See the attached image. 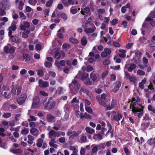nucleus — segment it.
<instances>
[{
  "mask_svg": "<svg viewBox=\"0 0 155 155\" xmlns=\"http://www.w3.org/2000/svg\"><path fill=\"white\" fill-rule=\"evenodd\" d=\"M130 108H132V111L134 114L137 112H140L138 115V117L140 118L143 115L142 111L143 107L141 105V100L140 97H132L131 99ZM131 102L130 100L129 101V103Z\"/></svg>",
  "mask_w": 155,
  "mask_h": 155,
  "instance_id": "obj_1",
  "label": "nucleus"
},
{
  "mask_svg": "<svg viewBox=\"0 0 155 155\" xmlns=\"http://www.w3.org/2000/svg\"><path fill=\"white\" fill-rule=\"evenodd\" d=\"M70 96H73L75 94L80 88V85L75 80H72V83L69 85Z\"/></svg>",
  "mask_w": 155,
  "mask_h": 155,
  "instance_id": "obj_2",
  "label": "nucleus"
},
{
  "mask_svg": "<svg viewBox=\"0 0 155 155\" xmlns=\"http://www.w3.org/2000/svg\"><path fill=\"white\" fill-rule=\"evenodd\" d=\"M43 103L45 105V108L47 109L50 110L53 108L54 106L55 103L52 98L49 97H44Z\"/></svg>",
  "mask_w": 155,
  "mask_h": 155,
  "instance_id": "obj_3",
  "label": "nucleus"
},
{
  "mask_svg": "<svg viewBox=\"0 0 155 155\" xmlns=\"http://www.w3.org/2000/svg\"><path fill=\"white\" fill-rule=\"evenodd\" d=\"M52 53L55 52L54 57L57 59H59L61 56L63 58L65 56V53L62 51H59L58 49H55L54 50H52Z\"/></svg>",
  "mask_w": 155,
  "mask_h": 155,
  "instance_id": "obj_4",
  "label": "nucleus"
},
{
  "mask_svg": "<svg viewBox=\"0 0 155 155\" xmlns=\"http://www.w3.org/2000/svg\"><path fill=\"white\" fill-rule=\"evenodd\" d=\"M15 48L13 46L9 48L8 46L6 45L4 48V51L5 53L7 54H13L15 52Z\"/></svg>",
  "mask_w": 155,
  "mask_h": 155,
  "instance_id": "obj_5",
  "label": "nucleus"
},
{
  "mask_svg": "<svg viewBox=\"0 0 155 155\" xmlns=\"http://www.w3.org/2000/svg\"><path fill=\"white\" fill-rule=\"evenodd\" d=\"M40 99L39 97H34L33 99L32 103V109L36 108L40 106Z\"/></svg>",
  "mask_w": 155,
  "mask_h": 155,
  "instance_id": "obj_6",
  "label": "nucleus"
},
{
  "mask_svg": "<svg viewBox=\"0 0 155 155\" xmlns=\"http://www.w3.org/2000/svg\"><path fill=\"white\" fill-rule=\"evenodd\" d=\"M7 6L5 4L3 5L0 2V15L3 16L5 13V11L2 9V6H4L5 9H8L10 7V4L9 2H7Z\"/></svg>",
  "mask_w": 155,
  "mask_h": 155,
  "instance_id": "obj_7",
  "label": "nucleus"
},
{
  "mask_svg": "<svg viewBox=\"0 0 155 155\" xmlns=\"http://www.w3.org/2000/svg\"><path fill=\"white\" fill-rule=\"evenodd\" d=\"M16 28V24L15 21H13L11 23V25L8 29V30L9 31L8 33V36H11L12 34V31H15Z\"/></svg>",
  "mask_w": 155,
  "mask_h": 155,
  "instance_id": "obj_8",
  "label": "nucleus"
},
{
  "mask_svg": "<svg viewBox=\"0 0 155 155\" xmlns=\"http://www.w3.org/2000/svg\"><path fill=\"white\" fill-rule=\"evenodd\" d=\"M55 66L59 70H61L62 67L65 65V61L64 60H61L59 62L56 61L54 63Z\"/></svg>",
  "mask_w": 155,
  "mask_h": 155,
  "instance_id": "obj_9",
  "label": "nucleus"
},
{
  "mask_svg": "<svg viewBox=\"0 0 155 155\" xmlns=\"http://www.w3.org/2000/svg\"><path fill=\"white\" fill-rule=\"evenodd\" d=\"M67 135L68 136H70L69 139L70 140L74 139L75 137H77L79 135V134L75 131H68Z\"/></svg>",
  "mask_w": 155,
  "mask_h": 155,
  "instance_id": "obj_10",
  "label": "nucleus"
},
{
  "mask_svg": "<svg viewBox=\"0 0 155 155\" xmlns=\"http://www.w3.org/2000/svg\"><path fill=\"white\" fill-rule=\"evenodd\" d=\"M30 27V24L29 23L26 21H24L23 22V24H21L20 25V29L22 31H25L26 28H28Z\"/></svg>",
  "mask_w": 155,
  "mask_h": 155,
  "instance_id": "obj_11",
  "label": "nucleus"
},
{
  "mask_svg": "<svg viewBox=\"0 0 155 155\" xmlns=\"http://www.w3.org/2000/svg\"><path fill=\"white\" fill-rule=\"evenodd\" d=\"M39 87H41L45 88L48 87L49 83L47 81H44L42 79H40L38 82Z\"/></svg>",
  "mask_w": 155,
  "mask_h": 155,
  "instance_id": "obj_12",
  "label": "nucleus"
},
{
  "mask_svg": "<svg viewBox=\"0 0 155 155\" xmlns=\"http://www.w3.org/2000/svg\"><path fill=\"white\" fill-rule=\"evenodd\" d=\"M153 84L150 82L149 85L148 86V89H144V91L145 92H147V94H148L150 92H153L155 91V89L153 87Z\"/></svg>",
  "mask_w": 155,
  "mask_h": 155,
  "instance_id": "obj_13",
  "label": "nucleus"
},
{
  "mask_svg": "<svg viewBox=\"0 0 155 155\" xmlns=\"http://www.w3.org/2000/svg\"><path fill=\"white\" fill-rule=\"evenodd\" d=\"M97 100L99 103L104 107H107V104L105 102H107L106 97H97Z\"/></svg>",
  "mask_w": 155,
  "mask_h": 155,
  "instance_id": "obj_14",
  "label": "nucleus"
},
{
  "mask_svg": "<svg viewBox=\"0 0 155 155\" xmlns=\"http://www.w3.org/2000/svg\"><path fill=\"white\" fill-rule=\"evenodd\" d=\"M121 86V83L119 81L116 82L114 84V88L112 89V91L114 92H116L119 89V87Z\"/></svg>",
  "mask_w": 155,
  "mask_h": 155,
  "instance_id": "obj_15",
  "label": "nucleus"
},
{
  "mask_svg": "<svg viewBox=\"0 0 155 155\" xmlns=\"http://www.w3.org/2000/svg\"><path fill=\"white\" fill-rule=\"evenodd\" d=\"M111 50L109 48H106L104 49V51L102 52L101 56L103 57H105L108 55H109L111 53Z\"/></svg>",
  "mask_w": 155,
  "mask_h": 155,
  "instance_id": "obj_16",
  "label": "nucleus"
},
{
  "mask_svg": "<svg viewBox=\"0 0 155 155\" xmlns=\"http://www.w3.org/2000/svg\"><path fill=\"white\" fill-rule=\"evenodd\" d=\"M10 37V39L11 41L16 43H19L21 41V39L19 38L16 36H9Z\"/></svg>",
  "mask_w": 155,
  "mask_h": 155,
  "instance_id": "obj_17",
  "label": "nucleus"
},
{
  "mask_svg": "<svg viewBox=\"0 0 155 155\" xmlns=\"http://www.w3.org/2000/svg\"><path fill=\"white\" fill-rule=\"evenodd\" d=\"M21 91V88L18 87L16 88H13L12 90V93L15 95H18L20 94Z\"/></svg>",
  "mask_w": 155,
  "mask_h": 155,
  "instance_id": "obj_18",
  "label": "nucleus"
},
{
  "mask_svg": "<svg viewBox=\"0 0 155 155\" xmlns=\"http://www.w3.org/2000/svg\"><path fill=\"white\" fill-rule=\"evenodd\" d=\"M93 138L95 140H101L103 138V135H102L100 133L94 134Z\"/></svg>",
  "mask_w": 155,
  "mask_h": 155,
  "instance_id": "obj_19",
  "label": "nucleus"
},
{
  "mask_svg": "<svg viewBox=\"0 0 155 155\" xmlns=\"http://www.w3.org/2000/svg\"><path fill=\"white\" fill-rule=\"evenodd\" d=\"M64 28L61 27L58 31L57 35L60 39H62L63 38V35L62 33L64 32Z\"/></svg>",
  "mask_w": 155,
  "mask_h": 155,
  "instance_id": "obj_20",
  "label": "nucleus"
},
{
  "mask_svg": "<svg viewBox=\"0 0 155 155\" xmlns=\"http://www.w3.org/2000/svg\"><path fill=\"white\" fill-rule=\"evenodd\" d=\"M105 12V10L104 9H99L97 10V12L99 18L101 20H103V17L102 15Z\"/></svg>",
  "mask_w": 155,
  "mask_h": 155,
  "instance_id": "obj_21",
  "label": "nucleus"
},
{
  "mask_svg": "<svg viewBox=\"0 0 155 155\" xmlns=\"http://www.w3.org/2000/svg\"><path fill=\"white\" fill-rule=\"evenodd\" d=\"M46 118L49 122L51 123L55 122V117L50 114L47 115L46 116Z\"/></svg>",
  "mask_w": 155,
  "mask_h": 155,
  "instance_id": "obj_22",
  "label": "nucleus"
},
{
  "mask_svg": "<svg viewBox=\"0 0 155 155\" xmlns=\"http://www.w3.org/2000/svg\"><path fill=\"white\" fill-rule=\"evenodd\" d=\"M91 79L94 81L97 82V78L95 73L94 72H92L90 75Z\"/></svg>",
  "mask_w": 155,
  "mask_h": 155,
  "instance_id": "obj_23",
  "label": "nucleus"
},
{
  "mask_svg": "<svg viewBox=\"0 0 155 155\" xmlns=\"http://www.w3.org/2000/svg\"><path fill=\"white\" fill-rule=\"evenodd\" d=\"M122 117V115L120 114H118L117 115H114L113 116V119L114 120L116 121H119Z\"/></svg>",
  "mask_w": 155,
  "mask_h": 155,
  "instance_id": "obj_24",
  "label": "nucleus"
},
{
  "mask_svg": "<svg viewBox=\"0 0 155 155\" xmlns=\"http://www.w3.org/2000/svg\"><path fill=\"white\" fill-rule=\"evenodd\" d=\"M81 13L83 15H85V14L90 15V9L88 8H85L83 10L82 8Z\"/></svg>",
  "mask_w": 155,
  "mask_h": 155,
  "instance_id": "obj_25",
  "label": "nucleus"
},
{
  "mask_svg": "<svg viewBox=\"0 0 155 155\" xmlns=\"http://www.w3.org/2000/svg\"><path fill=\"white\" fill-rule=\"evenodd\" d=\"M147 79H144L142 80L139 83V86L140 88L143 89L144 88V85L146 82Z\"/></svg>",
  "mask_w": 155,
  "mask_h": 155,
  "instance_id": "obj_26",
  "label": "nucleus"
},
{
  "mask_svg": "<svg viewBox=\"0 0 155 155\" xmlns=\"http://www.w3.org/2000/svg\"><path fill=\"white\" fill-rule=\"evenodd\" d=\"M26 97H18L17 99V102L18 104L20 105H21L24 103Z\"/></svg>",
  "mask_w": 155,
  "mask_h": 155,
  "instance_id": "obj_27",
  "label": "nucleus"
},
{
  "mask_svg": "<svg viewBox=\"0 0 155 155\" xmlns=\"http://www.w3.org/2000/svg\"><path fill=\"white\" fill-rule=\"evenodd\" d=\"M28 143L31 145L33 143V141L34 140V137L32 136L29 135L28 136Z\"/></svg>",
  "mask_w": 155,
  "mask_h": 155,
  "instance_id": "obj_28",
  "label": "nucleus"
},
{
  "mask_svg": "<svg viewBox=\"0 0 155 155\" xmlns=\"http://www.w3.org/2000/svg\"><path fill=\"white\" fill-rule=\"evenodd\" d=\"M130 5L129 3H128L124 6H123L121 8V12L123 13H124L127 11V9L130 7Z\"/></svg>",
  "mask_w": 155,
  "mask_h": 155,
  "instance_id": "obj_29",
  "label": "nucleus"
},
{
  "mask_svg": "<svg viewBox=\"0 0 155 155\" xmlns=\"http://www.w3.org/2000/svg\"><path fill=\"white\" fill-rule=\"evenodd\" d=\"M85 130L87 133L90 134H93L95 132V130L94 129L89 127H86Z\"/></svg>",
  "mask_w": 155,
  "mask_h": 155,
  "instance_id": "obj_30",
  "label": "nucleus"
},
{
  "mask_svg": "<svg viewBox=\"0 0 155 155\" xmlns=\"http://www.w3.org/2000/svg\"><path fill=\"white\" fill-rule=\"evenodd\" d=\"M145 21H150L151 25L153 27H155V21H154L152 18L147 17L146 18Z\"/></svg>",
  "mask_w": 155,
  "mask_h": 155,
  "instance_id": "obj_31",
  "label": "nucleus"
},
{
  "mask_svg": "<svg viewBox=\"0 0 155 155\" xmlns=\"http://www.w3.org/2000/svg\"><path fill=\"white\" fill-rule=\"evenodd\" d=\"M55 134V132L53 130H51L50 131L48 134L49 138H52L53 137H54Z\"/></svg>",
  "mask_w": 155,
  "mask_h": 155,
  "instance_id": "obj_32",
  "label": "nucleus"
},
{
  "mask_svg": "<svg viewBox=\"0 0 155 155\" xmlns=\"http://www.w3.org/2000/svg\"><path fill=\"white\" fill-rule=\"evenodd\" d=\"M30 33V31L29 30L26 31L25 32H23L22 33V37L24 38H27L28 37V35Z\"/></svg>",
  "mask_w": 155,
  "mask_h": 155,
  "instance_id": "obj_33",
  "label": "nucleus"
},
{
  "mask_svg": "<svg viewBox=\"0 0 155 155\" xmlns=\"http://www.w3.org/2000/svg\"><path fill=\"white\" fill-rule=\"evenodd\" d=\"M136 67L137 65L135 64H132L128 68V70L129 72H132L133 70L136 68Z\"/></svg>",
  "mask_w": 155,
  "mask_h": 155,
  "instance_id": "obj_34",
  "label": "nucleus"
},
{
  "mask_svg": "<svg viewBox=\"0 0 155 155\" xmlns=\"http://www.w3.org/2000/svg\"><path fill=\"white\" fill-rule=\"evenodd\" d=\"M69 41L71 43L75 44H77L79 42L78 41L77 39L74 38H70Z\"/></svg>",
  "mask_w": 155,
  "mask_h": 155,
  "instance_id": "obj_35",
  "label": "nucleus"
},
{
  "mask_svg": "<svg viewBox=\"0 0 155 155\" xmlns=\"http://www.w3.org/2000/svg\"><path fill=\"white\" fill-rule=\"evenodd\" d=\"M43 141V140L41 138H39L37 142L36 143L37 146L38 147H40L42 145V143Z\"/></svg>",
  "mask_w": 155,
  "mask_h": 155,
  "instance_id": "obj_36",
  "label": "nucleus"
},
{
  "mask_svg": "<svg viewBox=\"0 0 155 155\" xmlns=\"http://www.w3.org/2000/svg\"><path fill=\"white\" fill-rule=\"evenodd\" d=\"M81 42L82 45L85 46L87 44V42L86 38L83 37L81 40Z\"/></svg>",
  "mask_w": 155,
  "mask_h": 155,
  "instance_id": "obj_37",
  "label": "nucleus"
},
{
  "mask_svg": "<svg viewBox=\"0 0 155 155\" xmlns=\"http://www.w3.org/2000/svg\"><path fill=\"white\" fill-rule=\"evenodd\" d=\"M143 61L144 64V66L143 67L140 66V67L141 68H142L146 66V65L148 63V60L146 57H143Z\"/></svg>",
  "mask_w": 155,
  "mask_h": 155,
  "instance_id": "obj_38",
  "label": "nucleus"
},
{
  "mask_svg": "<svg viewBox=\"0 0 155 155\" xmlns=\"http://www.w3.org/2000/svg\"><path fill=\"white\" fill-rule=\"evenodd\" d=\"M91 147H93L92 149V152L94 153H96L98 150V147L97 146L94 145L92 144L91 146Z\"/></svg>",
  "mask_w": 155,
  "mask_h": 155,
  "instance_id": "obj_39",
  "label": "nucleus"
},
{
  "mask_svg": "<svg viewBox=\"0 0 155 155\" xmlns=\"http://www.w3.org/2000/svg\"><path fill=\"white\" fill-rule=\"evenodd\" d=\"M81 118H82L84 117L86 119H91V117L89 114H87L86 113H84V114L83 116H81Z\"/></svg>",
  "mask_w": 155,
  "mask_h": 155,
  "instance_id": "obj_40",
  "label": "nucleus"
},
{
  "mask_svg": "<svg viewBox=\"0 0 155 155\" xmlns=\"http://www.w3.org/2000/svg\"><path fill=\"white\" fill-rule=\"evenodd\" d=\"M69 118V115L67 112H65L64 117L62 118L63 121H66Z\"/></svg>",
  "mask_w": 155,
  "mask_h": 155,
  "instance_id": "obj_41",
  "label": "nucleus"
},
{
  "mask_svg": "<svg viewBox=\"0 0 155 155\" xmlns=\"http://www.w3.org/2000/svg\"><path fill=\"white\" fill-rule=\"evenodd\" d=\"M148 109L150 111L152 112L155 114V109L154 107L150 105H149L148 106Z\"/></svg>",
  "mask_w": 155,
  "mask_h": 155,
  "instance_id": "obj_42",
  "label": "nucleus"
},
{
  "mask_svg": "<svg viewBox=\"0 0 155 155\" xmlns=\"http://www.w3.org/2000/svg\"><path fill=\"white\" fill-rule=\"evenodd\" d=\"M108 73V71L107 70H105L103 71L101 74V78L104 79L106 78Z\"/></svg>",
  "mask_w": 155,
  "mask_h": 155,
  "instance_id": "obj_43",
  "label": "nucleus"
},
{
  "mask_svg": "<svg viewBox=\"0 0 155 155\" xmlns=\"http://www.w3.org/2000/svg\"><path fill=\"white\" fill-rule=\"evenodd\" d=\"M80 139L81 140V143H84L86 142L87 138V137L83 135H82L81 136Z\"/></svg>",
  "mask_w": 155,
  "mask_h": 155,
  "instance_id": "obj_44",
  "label": "nucleus"
},
{
  "mask_svg": "<svg viewBox=\"0 0 155 155\" xmlns=\"http://www.w3.org/2000/svg\"><path fill=\"white\" fill-rule=\"evenodd\" d=\"M29 133V130L25 128L22 130L21 131V133L23 135H26L28 134Z\"/></svg>",
  "mask_w": 155,
  "mask_h": 155,
  "instance_id": "obj_45",
  "label": "nucleus"
},
{
  "mask_svg": "<svg viewBox=\"0 0 155 155\" xmlns=\"http://www.w3.org/2000/svg\"><path fill=\"white\" fill-rule=\"evenodd\" d=\"M10 151L14 153H20L21 152V150L20 149H18L15 150H11Z\"/></svg>",
  "mask_w": 155,
  "mask_h": 155,
  "instance_id": "obj_46",
  "label": "nucleus"
},
{
  "mask_svg": "<svg viewBox=\"0 0 155 155\" xmlns=\"http://www.w3.org/2000/svg\"><path fill=\"white\" fill-rule=\"evenodd\" d=\"M62 47L63 49L66 50L68 49L71 47L70 45L69 44L67 43L63 44Z\"/></svg>",
  "mask_w": 155,
  "mask_h": 155,
  "instance_id": "obj_47",
  "label": "nucleus"
},
{
  "mask_svg": "<svg viewBox=\"0 0 155 155\" xmlns=\"http://www.w3.org/2000/svg\"><path fill=\"white\" fill-rule=\"evenodd\" d=\"M24 2L23 1H20L18 8L21 10L23 9L24 5Z\"/></svg>",
  "mask_w": 155,
  "mask_h": 155,
  "instance_id": "obj_48",
  "label": "nucleus"
},
{
  "mask_svg": "<svg viewBox=\"0 0 155 155\" xmlns=\"http://www.w3.org/2000/svg\"><path fill=\"white\" fill-rule=\"evenodd\" d=\"M19 15L20 17L22 20H25L26 18V17L25 14L22 12H19Z\"/></svg>",
  "mask_w": 155,
  "mask_h": 155,
  "instance_id": "obj_49",
  "label": "nucleus"
},
{
  "mask_svg": "<svg viewBox=\"0 0 155 155\" xmlns=\"http://www.w3.org/2000/svg\"><path fill=\"white\" fill-rule=\"evenodd\" d=\"M88 76L89 74L88 73H85L83 74L82 77V80L84 81L85 80L87 79V78H88Z\"/></svg>",
  "mask_w": 155,
  "mask_h": 155,
  "instance_id": "obj_50",
  "label": "nucleus"
},
{
  "mask_svg": "<svg viewBox=\"0 0 155 155\" xmlns=\"http://www.w3.org/2000/svg\"><path fill=\"white\" fill-rule=\"evenodd\" d=\"M129 80L130 82L133 83L136 82L137 81L136 77L134 76H131L130 77Z\"/></svg>",
  "mask_w": 155,
  "mask_h": 155,
  "instance_id": "obj_51",
  "label": "nucleus"
},
{
  "mask_svg": "<svg viewBox=\"0 0 155 155\" xmlns=\"http://www.w3.org/2000/svg\"><path fill=\"white\" fill-rule=\"evenodd\" d=\"M84 83L87 85H91L92 84V82L90 81L89 78H87V79L84 81Z\"/></svg>",
  "mask_w": 155,
  "mask_h": 155,
  "instance_id": "obj_52",
  "label": "nucleus"
},
{
  "mask_svg": "<svg viewBox=\"0 0 155 155\" xmlns=\"http://www.w3.org/2000/svg\"><path fill=\"white\" fill-rule=\"evenodd\" d=\"M137 74L139 75L143 76L145 74V72L143 70H138L137 71Z\"/></svg>",
  "mask_w": 155,
  "mask_h": 155,
  "instance_id": "obj_53",
  "label": "nucleus"
},
{
  "mask_svg": "<svg viewBox=\"0 0 155 155\" xmlns=\"http://www.w3.org/2000/svg\"><path fill=\"white\" fill-rule=\"evenodd\" d=\"M84 31L86 33H91L94 31V30L91 28H86L85 29Z\"/></svg>",
  "mask_w": 155,
  "mask_h": 155,
  "instance_id": "obj_54",
  "label": "nucleus"
},
{
  "mask_svg": "<svg viewBox=\"0 0 155 155\" xmlns=\"http://www.w3.org/2000/svg\"><path fill=\"white\" fill-rule=\"evenodd\" d=\"M29 117L30 118L28 119V120L29 122H30L32 121H35L37 120V119L36 117L32 115H30Z\"/></svg>",
  "mask_w": 155,
  "mask_h": 155,
  "instance_id": "obj_55",
  "label": "nucleus"
},
{
  "mask_svg": "<svg viewBox=\"0 0 155 155\" xmlns=\"http://www.w3.org/2000/svg\"><path fill=\"white\" fill-rule=\"evenodd\" d=\"M149 144L151 145L152 144H155V137L153 139H150L148 141Z\"/></svg>",
  "mask_w": 155,
  "mask_h": 155,
  "instance_id": "obj_56",
  "label": "nucleus"
},
{
  "mask_svg": "<svg viewBox=\"0 0 155 155\" xmlns=\"http://www.w3.org/2000/svg\"><path fill=\"white\" fill-rule=\"evenodd\" d=\"M23 58L25 61H29L30 59V56L28 54H23Z\"/></svg>",
  "mask_w": 155,
  "mask_h": 155,
  "instance_id": "obj_57",
  "label": "nucleus"
},
{
  "mask_svg": "<svg viewBox=\"0 0 155 155\" xmlns=\"http://www.w3.org/2000/svg\"><path fill=\"white\" fill-rule=\"evenodd\" d=\"M38 0H29V3L31 5H35Z\"/></svg>",
  "mask_w": 155,
  "mask_h": 155,
  "instance_id": "obj_58",
  "label": "nucleus"
},
{
  "mask_svg": "<svg viewBox=\"0 0 155 155\" xmlns=\"http://www.w3.org/2000/svg\"><path fill=\"white\" fill-rule=\"evenodd\" d=\"M12 116V114L10 113H5L3 115V117L5 118H8Z\"/></svg>",
  "mask_w": 155,
  "mask_h": 155,
  "instance_id": "obj_59",
  "label": "nucleus"
},
{
  "mask_svg": "<svg viewBox=\"0 0 155 155\" xmlns=\"http://www.w3.org/2000/svg\"><path fill=\"white\" fill-rule=\"evenodd\" d=\"M120 66L119 65L116 66H112L110 67V68L114 70H118L120 69Z\"/></svg>",
  "mask_w": 155,
  "mask_h": 155,
  "instance_id": "obj_60",
  "label": "nucleus"
},
{
  "mask_svg": "<svg viewBox=\"0 0 155 155\" xmlns=\"http://www.w3.org/2000/svg\"><path fill=\"white\" fill-rule=\"evenodd\" d=\"M40 94L41 96L45 97L48 96V94L47 93H46L45 91H40Z\"/></svg>",
  "mask_w": 155,
  "mask_h": 155,
  "instance_id": "obj_61",
  "label": "nucleus"
},
{
  "mask_svg": "<svg viewBox=\"0 0 155 155\" xmlns=\"http://www.w3.org/2000/svg\"><path fill=\"white\" fill-rule=\"evenodd\" d=\"M45 67L47 68H50L52 66V64L51 62H48L45 61Z\"/></svg>",
  "mask_w": 155,
  "mask_h": 155,
  "instance_id": "obj_62",
  "label": "nucleus"
},
{
  "mask_svg": "<svg viewBox=\"0 0 155 155\" xmlns=\"http://www.w3.org/2000/svg\"><path fill=\"white\" fill-rule=\"evenodd\" d=\"M93 68L90 65H89L87 67V72L91 71H93Z\"/></svg>",
  "mask_w": 155,
  "mask_h": 155,
  "instance_id": "obj_63",
  "label": "nucleus"
},
{
  "mask_svg": "<svg viewBox=\"0 0 155 155\" xmlns=\"http://www.w3.org/2000/svg\"><path fill=\"white\" fill-rule=\"evenodd\" d=\"M53 2V0H50L48 1L46 4V6L47 7H50Z\"/></svg>",
  "mask_w": 155,
  "mask_h": 155,
  "instance_id": "obj_64",
  "label": "nucleus"
}]
</instances>
